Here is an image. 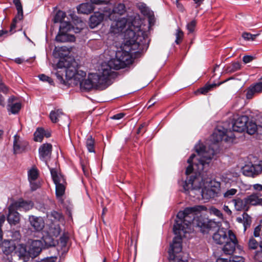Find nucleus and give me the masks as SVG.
<instances>
[{
  "instance_id": "1",
  "label": "nucleus",
  "mask_w": 262,
  "mask_h": 262,
  "mask_svg": "<svg viewBox=\"0 0 262 262\" xmlns=\"http://www.w3.org/2000/svg\"><path fill=\"white\" fill-rule=\"evenodd\" d=\"M196 154H192L187 160L189 164L186 169V174H190L193 170H195L194 175L189 177L183 185L185 191L190 190H200L202 198L208 200L217 196L221 187L219 182L204 177L203 171L206 166H208L211 159L216 154L213 147L210 146L207 150L203 144L199 143L195 146Z\"/></svg>"
},
{
  "instance_id": "2",
  "label": "nucleus",
  "mask_w": 262,
  "mask_h": 262,
  "mask_svg": "<svg viewBox=\"0 0 262 262\" xmlns=\"http://www.w3.org/2000/svg\"><path fill=\"white\" fill-rule=\"evenodd\" d=\"M103 12L110 20L114 21L110 28L111 33H123L124 40L132 45V48L134 50L148 47V34L141 29L142 20L139 15L136 14L119 19L126 12L125 6L121 3L116 4L112 10L107 7L103 8Z\"/></svg>"
},
{
  "instance_id": "3",
  "label": "nucleus",
  "mask_w": 262,
  "mask_h": 262,
  "mask_svg": "<svg viewBox=\"0 0 262 262\" xmlns=\"http://www.w3.org/2000/svg\"><path fill=\"white\" fill-rule=\"evenodd\" d=\"M125 41L126 49L127 51H121L116 53V57L111 59L108 62H102L98 67V71L104 75V76L107 79L108 82L111 84V80L116 76V72L113 70H119L123 69L130 64L133 62L132 54L134 53H140L146 50L147 48L141 49L140 48L137 49H133L132 48V45L127 43Z\"/></svg>"
},
{
  "instance_id": "4",
  "label": "nucleus",
  "mask_w": 262,
  "mask_h": 262,
  "mask_svg": "<svg viewBox=\"0 0 262 262\" xmlns=\"http://www.w3.org/2000/svg\"><path fill=\"white\" fill-rule=\"evenodd\" d=\"M78 83L80 84V89L85 91H89L93 88L102 90L111 85L104 75L98 71L97 73L90 74L86 79L83 80L82 78L80 81L76 80L75 82V84Z\"/></svg>"
},
{
  "instance_id": "5",
  "label": "nucleus",
  "mask_w": 262,
  "mask_h": 262,
  "mask_svg": "<svg viewBox=\"0 0 262 262\" xmlns=\"http://www.w3.org/2000/svg\"><path fill=\"white\" fill-rule=\"evenodd\" d=\"M57 67L59 68H64L67 79H73L74 82L76 80L80 81L86 75L85 72L78 70V64L73 58H70V60H60L57 63Z\"/></svg>"
},
{
  "instance_id": "6",
  "label": "nucleus",
  "mask_w": 262,
  "mask_h": 262,
  "mask_svg": "<svg viewBox=\"0 0 262 262\" xmlns=\"http://www.w3.org/2000/svg\"><path fill=\"white\" fill-rule=\"evenodd\" d=\"M181 226L179 223L173 225V231L176 235L173 238L172 244L170 245V249L169 251V258L171 260L170 262H173L174 260H179L181 259L179 258L180 256H175L174 253H179L182 250V238L185 236V234L188 232L184 227L181 229Z\"/></svg>"
},
{
  "instance_id": "7",
  "label": "nucleus",
  "mask_w": 262,
  "mask_h": 262,
  "mask_svg": "<svg viewBox=\"0 0 262 262\" xmlns=\"http://www.w3.org/2000/svg\"><path fill=\"white\" fill-rule=\"evenodd\" d=\"M235 140V136L231 130H228L222 126L219 125L214 130L211 137L213 143L224 140L228 143H232Z\"/></svg>"
},
{
  "instance_id": "8",
  "label": "nucleus",
  "mask_w": 262,
  "mask_h": 262,
  "mask_svg": "<svg viewBox=\"0 0 262 262\" xmlns=\"http://www.w3.org/2000/svg\"><path fill=\"white\" fill-rule=\"evenodd\" d=\"M51 174L53 180L56 185V196L61 203H63V195L65 193L66 180L61 174L58 173L54 168L50 169Z\"/></svg>"
},
{
  "instance_id": "9",
  "label": "nucleus",
  "mask_w": 262,
  "mask_h": 262,
  "mask_svg": "<svg viewBox=\"0 0 262 262\" xmlns=\"http://www.w3.org/2000/svg\"><path fill=\"white\" fill-rule=\"evenodd\" d=\"M249 120V117L246 115L235 116L232 122L233 131L239 133L244 132Z\"/></svg>"
},
{
  "instance_id": "10",
  "label": "nucleus",
  "mask_w": 262,
  "mask_h": 262,
  "mask_svg": "<svg viewBox=\"0 0 262 262\" xmlns=\"http://www.w3.org/2000/svg\"><path fill=\"white\" fill-rule=\"evenodd\" d=\"M230 233L229 239L224 243L225 245L222 248L223 253L226 255H232L234 253L235 247L238 244L235 235L233 232H230Z\"/></svg>"
},
{
  "instance_id": "11",
  "label": "nucleus",
  "mask_w": 262,
  "mask_h": 262,
  "mask_svg": "<svg viewBox=\"0 0 262 262\" xmlns=\"http://www.w3.org/2000/svg\"><path fill=\"white\" fill-rule=\"evenodd\" d=\"M39 171L35 166H33L28 170V178L32 191H35L39 187V183L37 181Z\"/></svg>"
},
{
  "instance_id": "12",
  "label": "nucleus",
  "mask_w": 262,
  "mask_h": 262,
  "mask_svg": "<svg viewBox=\"0 0 262 262\" xmlns=\"http://www.w3.org/2000/svg\"><path fill=\"white\" fill-rule=\"evenodd\" d=\"M230 232H232V231L227 230L223 228L219 229L212 236L214 242L217 244H224L229 239Z\"/></svg>"
},
{
  "instance_id": "13",
  "label": "nucleus",
  "mask_w": 262,
  "mask_h": 262,
  "mask_svg": "<svg viewBox=\"0 0 262 262\" xmlns=\"http://www.w3.org/2000/svg\"><path fill=\"white\" fill-rule=\"evenodd\" d=\"M50 118L53 123L59 121L62 122L63 120L65 124H67L68 126H69V118L66 114H63L60 110L52 111L50 114Z\"/></svg>"
},
{
  "instance_id": "14",
  "label": "nucleus",
  "mask_w": 262,
  "mask_h": 262,
  "mask_svg": "<svg viewBox=\"0 0 262 262\" xmlns=\"http://www.w3.org/2000/svg\"><path fill=\"white\" fill-rule=\"evenodd\" d=\"M43 247V244L42 241H32L29 249L30 256L32 258L37 257L41 252Z\"/></svg>"
},
{
  "instance_id": "15",
  "label": "nucleus",
  "mask_w": 262,
  "mask_h": 262,
  "mask_svg": "<svg viewBox=\"0 0 262 262\" xmlns=\"http://www.w3.org/2000/svg\"><path fill=\"white\" fill-rule=\"evenodd\" d=\"M7 221L11 226L16 225L19 223L20 214L17 210L11 205L8 207Z\"/></svg>"
},
{
  "instance_id": "16",
  "label": "nucleus",
  "mask_w": 262,
  "mask_h": 262,
  "mask_svg": "<svg viewBox=\"0 0 262 262\" xmlns=\"http://www.w3.org/2000/svg\"><path fill=\"white\" fill-rule=\"evenodd\" d=\"M29 222L31 227L35 231H40L45 226V222L42 217L30 215L29 217Z\"/></svg>"
},
{
  "instance_id": "17",
  "label": "nucleus",
  "mask_w": 262,
  "mask_h": 262,
  "mask_svg": "<svg viewBox=\"0 0 262 262\" xmlns=\"http://www.w3.org/2000/svg\"><path fill=\"white\" fill-rule=\"evenodd\" d=\"M28 142L21 139L17 135L14 136L13 150L14 154H19L25 150Z\"/></svg>"
},
{
  "instance_id": "18",
  "label": "nucleus",
  "mask_w": 262,
  "mask_h": 262,
  "mask_svg": "<svg viewBox=\"0 0 262 262\" xmlns=\"http://www.w3.org/2000/svg\"><path fill=\"white\" fill-rule=\"evenodd\" d=\"M52 146L51 144H42L39 148V158L42 161L46 162L50 159L52 152Z\"/></svg>"
},
{
  "instance_id": "19",
  "label": "nucleus",
  "mask_w": 262,
  "mask_h": 262,
  "mask_svg": "<svg viewBox=\"0 0 262 262\" xmlns=\"http://www.w3.org/2000/svg\"><path fill=\"white\" fill-rule=\"evenodd\" d=\"M206 207L202 205L195 206L191 207L186 208L183 212L188 220H192L191 222L194 221V214L196 212H200L202 210H205Z\"/></svg>"
},
{
  "instance_id": "20",
  "label": "nucleus",
  "mask_w": 262,
  "mask_h": 262,
  "mask_svg": "<svg viewBox=\"0 0 262 262\" xmlns=\"http://www.w3.org/2000/svg\"><path fill=\"white\" fill-rule=\"evenodd\" d=\"M247 200L246 197L244 199L236 198L233 199L232 202L233 203L234 208L236 210L247 211L250 208Z\"/></svg>"
},
{
  "instance_id": "21",
  "label": "nucleus",
  "mask_w": 262,
  "mask_h": 262,
  "mask_svg": "<svg viewBox=\"0 0 262 262\" xmlns=\"http://www.w3.org/2000/svg\"><path fill=\"white\" fill-rule=\"evenodd\" d=\"M177 217L179 219V220H176L174 225L177 223H179L181 225V229L184 227L188 231V232H189V230L190 229V226L192 220H188V219H187L183 211H179L177 214Z\"/></svg>"
},
{
  "instance_id": "22",
  "label": "nucleus",
  "mask_w": 262,
  "mask_h": 262,
  "mask_svg": "<svg viewBox=\"0 0 262 262\" xmlns=\"http://www.w3.org/2000/svg\"><path fill=\"white\" fill-rule=\"evenodd\" d=\"M246 198L249 207L262 205V193L260 192H253Z\"/></svg>"
},
{
  "instance_id": "23",
  "label": "nucleus",
  "mask_w": 262,
  "mask_h": 262,
  "mask_svg": "<svg viewBox=\"0 0 262 262\" xmlns=\"http://www.w3.org/2000/svg\"><path fill=\"white\" fill-rule=\"evenodd\" d=\"M103 11V10L102 11ZM105 13L104 12H96L90 18V26L91 28H94L99 25L104 19Z\"/></svg>"
},
{
  "instance_id": "24",
  "label": "nucleus",
  "mask_w": 262,
  "mask_h": 262,
  "mask_svg": "<svg viewBox=\"0 0 262 262\" xmlns=\"http://www.w3.org/2000/svg\"><path fill=\"white\" fill-rule=\"evenodd\" d=\"M16 210L27 211L31 209L33 206V203L31 201H26L23 200H19L11 204Z\"/></svg>"
},
{
  "instance_id": "25",
  "label": "nucleus",
  "mask_w": 262,
  "mask_h": 262,
  "mask_svg": "<svg viewBox=\"0 0 262 262\" xmlns=\"http://www.w3.org/2000/svg\"><path fill=\"white\" fill-rule=\"evenodd\" d=\"M262 92V82H257L251 85L247 90L246 97L248 99L252 98L253 96Z\"/></svg>"
},
{
  "instance_id": "26",
  "label": "nucleus",
  "mask_w": 262,
  "mask_h": 262,
  "mask_svg": "<svg viewBox=\"0 0 262 262\" xmlns=\"http://www.w3.org/2000/svg\"><path fill=\"white\" fill-rule=\"evenodd\" d=\"M79 13L88 14L92 13L95 9V6L90 2L82 3L77 7Z\"/></svg>"
},
{
  "instance_id": "27",
  "label": "nucleus",
  "mask_w": 262,
  "mask_h": 262,
  "mask_svg": "<svg viewBox=\"0 0 262 262\" xmlns=\"http://www.w3.org/2000/svg\"><path fill=\"white\" fill-rule=\"evenodd\" d=\"M260 127H261V124L260 125H257L255 122L253 121H248L246 129L247 130V133L249 135H253L256 132L258 134H260Z\"/></svg>"
},
{
  "instance_id": "28",
  "label": "nucleus",
  "mask_w": 262,
  "mask_h": 262,
  "mask_svg": "<svg viewBox=\"0 0 262 262\" xmlns=\"http://www.w3.org/2000/svg\"><path fill=\"white\" fill-rule=\"evenodd\" d=\"M198 226L201 228L203 233L206 232V230L210 229L215 225V223L211 220L206 219L202 222L199 220L197 224Z\"/></svg>"
},
{
  "instance_id": "29",
  "label": "nucleus",
  "mask_w": 262,
  "mask_h": 262,
  "mask_svg": "<svg viewBox=\"0 0 262 262\" xmlns=\"http://www.w3.org/2000/svg\"><path fill=\"white\" fill-rule=\"evenodd\" d=\"M228 80H226L223 82H220L219 83H213V84H206L203 87L201 88L200 89H198L196 92L195 93L197 94L198 93H200L201 94L205 95L208 92L211 91L213 88H216L219 85H220L222 83H224V82L227 81Z\"/></svg>"
},
{
  "instance_id": "30",
  "label": "nucleus",
  "mask_w": 262,
  "mask_h": 262,
  "mask_svg": "<svg viewBox=\"0 0 262 262\" xmlns=\"http://www.w3.org/2000/svg\"><path fill=\"white\" fill-rule=\"evenodd\" d=\"M260 171L257 165H246L243 168V173L247 176H253L256 174Z\"/></svg>"
},
{
  "instance_id": "31",
  "label": "nucleus",
  "mask_w": 262,
  "mask_h": 262,
  "mask_svg": "<svg viewBox=\"0 0 262 262\" xmlns=\"http://www.w3.org/2000/svg\"><path fill=\"white\" fill-rule=\"evenodd\" d=\"M59 55L60 56V59L61 60H70V58H72L71 57L69 56L71 50L70 49L65 46L61 47L59 48Z\"/></svg>"
},
{
  "instance_id": "32",
  "label": "nucleus",
  "mask_w": 262,
  "mask_h": 262,
  "mask_svg": "<svg viewBox=\"0 0 262 262\" xmlns=\"http://www.w3.org/2000/svg\"><path fill=\"white\" fill-rule=\"evenodd\" d=\"M139 8L141 13L143 15L146 16L149 18V23L151 24L153 19V12L145 4H141L139 6Z\"/></svg>"
},
{
  "instance_id": "33",
  "label": "nucleus",
  "mask_w": 262,
  "mask_h": 262,
  "mask_svg": "<svg viewBox=\"0 0 262 262\" xmlns=\"http://www.w3.org/2000/svg\"><path fill=\"white\" fill-rule=\"evenodd\" d=\"M74 38L72 35H69L67 33L61 32L59 31V33L56 36V40L57 42H64L71 41Z\"/></svg>"
},
{
  "instance_id": "34",
  "label": "nucleus",
  "mask_w": 262,
  "mask_h": 262,
  "mask_svg": "<svg viewBox=\"0 0 262 262\" xmlns=\"http://www.w3.org/2000/svg\"><path fill=\"white\" fill-rule=\"evenodd\" d=\"M94 143H95L94 139L92 138V137L91 136H89L87 138L86 142H85L86 147L89 152H95Z\"/></svg>"
},
{
  "instance_id": "35",
  "label": "nucleus",
  "mask_w": 262,
  "mask_h": 262,
  "mask_svg": "<svg viewBox=\"0 0 262 262\" xmlns=\"http://www.w3.org/2000/svg\"><path fill=\"white\" fill-rule=\"evenodd\" d=\"M45 130L42 128H38L34 134V140L41 142L44 137Z\"/></svg>"
},
{
  "instance_id": "36",
  "label": "nucleus",
  "mask_w": 262,
  "mask_h": 262,
  "mask_svg": "<svg viewBox=\"0 0 262 262\" xmlns=\"http://www.w3.org/2000/svg\"><path fill=\"white\" fill-rule=\"evenodd\" d=\"M50 217L54 222H61L63 220V217L62 214L56 211H52Z\"/></svg>"
},
{
  "instance_id": "37",
  "label": "nucleus",
  "mask_w": 262,
  "mask_h": 262,
  "mask_svg": "<svg viewBox=\"0 0 262 262\" xmlns=\"http://www.w3.org/2000/svg\"><path fill=\"white\" fill-rule=\"evenodd\" d=\"M237 189L235 188L227 189L223 193V197L226 199H231L237 192Z\"/></svg>"
},
{
  "instance_id": "38",
  "label": "nucleus",
  "mask_w": 262,
  "mask_h": 262,
  "mask_svg": "<svg viewBox=\"0 0 262 262\" xmlns=\"http://www.w3.org/2000/svg\"><path fill=\"white\" fill-rule=\"evenodd\" d=\"M8 106V111L10 112L12 114H15L17 113L20 110L21 104L20 103L16 102L11 104H9Z\"/></svg>"
},
{
  "instance_id": "39",
  "label": "nucleus",
  "mask_w": 262,
  "mask_h": 262,
  "mask_svg": "<svg viewBox=\"0 0 262 262\" xmlns=\"http://www.w3.org/2000/svg\"><path fill=\"white\" fill-rule=\"evenodd\" d=\"M72 29L71 25L69 22L63 21L60 23L59 31L61 32L67 33Z\"/></svg>"
},
{
  "instance_id": "40",
  "label": "nucleus",
  "mask_w": 262,
  "mask_h": 262,
  "mask_svg": "<svg viewBox=\"0 0 262 262\" xmlns=\"http://www.w3.org/2000/svg\"><path fill=\"white\" fill-rule=\"evenodd\" d=\"M66 16L65 12L61 10L58 11L54 17V23H62V20L64 19Z\"/></svg>"
},
{
  "instance_id": "41",
  "label": "nucleus",
  "mask_w": 262,
  "mask_h": 262,
  "mask_svg": "<svg viewBox=\"0 0 262 262\" xmlns=\"http://www.w3.org/2000/svg\"><path fill=\"white\" fill-rule=\"evenodd\" d=\"M251 217L246 213H243V225L244 230H246L248 227H249L251 224Z\"/></svg>"
},
{
  "instance_id": "42",
  "label": "nucleus",
  "mask_w": 262,
  "mask_h": 262,
  "mask_svg": "<svg viewBox=\"0 0 262 262\" xmlns=\"http://www.w3.org/2000/svg\"><path fill=\"white\" fill-rule=\"evenodd\" d=\"M241 69V64L238 62H234L229 66L227 68V71L229 72L233 73Z\"/></svg>"
},
{
  "instance_id": "43",
  "label": "nucleus",
  "mask_w": 262,
  "mask_h": 262,
  "mask_svg": "<svg viewBox=\"0 0 262 262\" xmlns=\"http://www.w3.org/2000/svg\"><path fill=\"white\" fill-rule=\"evenodd\" d=\"M196 25V21L195 20H192L187 24L186 28L189 34L193 33L194 32Z\"/></svg>"
},
{
  "instance_id": "44",
  "label": "nucleus",
  "mask_w": 262,
  "mask_h": 262,
  "mask_svg": "<svg viewBox=\"0 0 262 262\" xmlns=\"http://www.w3.org/2000/svg\"><path fill=\"white\" fill-rule=\"evenodd\" d=\"M175 35L176 37L175 42L177 44H179L183 38L184 33L180 28H178L176 30Z\"/></svg>"
},
{
  "instance_id": "45",
  "label": "nucleus",
  "mask_w": 262,
  "mask_h": 262,
  "mask_svg": "<svg viewBox=\"0 0 262 262\" xmlns=\"http://www.w3.org/2000/svg\"><path fill=\"white\" fill-rule=\"evenodd\" d=\"M210 212L211 214L216 216L219 219H223V214L222 212L218 209L214 207H212L210 208Z\"/></svg>"
},
{
  "instance_id": "46",
  "label": "nucleus",
  "mask_w": 262,
  "mask_h": 262,
  "mask_svg": "<svg viewBox=\"0 0 262 262\" xmlns=\"http://www.w3.org/2000/svg\"><path fill=\"white\" fill-rule=\"evenodd\" d=\"M259 245L258 242L253 237L249 239L248 246L249 249H255Z\"/></svg>"
},
{
  "instance_id": "47",
  "label": "nucleus",
  "mask_w": 262,
  "mask_h": 262,
  "mask_svg": "<svg viewBox=\"0 0 262 262\" xmlns=\"http://www.w3.org/2000/svg\"><path fill=\"white\" fill-rule=\"evenodd\" d=\"M256 36H257L256 35H253L251 33H247V32L243 33V35H242L243 37L245 39H246L247 40H253L255 38Z\"/></svg>"
},
{
  "instance_id": "48",
  "label": "nucleus",
  "mask_w": 262,
  "mask_h": 262,
  "mask_svg": "<svg viewBox=\"0 0 262 262\" xmlns=\"http://www.w3.org/2000/svg\"><path fill=\"white\" fill-rule=\"evenodd\" d=\"M39 79L42 81H47L49 83L52 84L53 83V80L45 74H41L38 76Z\"/></svg>"
},
{
  "instance_id": "49",
  "label": "nucleus",
  "mask_w": 262,
  "mask_h": 262,
  "mask_svg": "<svg viewBox=\"0 0 262 262\" xmlns=\"http://www.w3.org/2000/svg\"><path fill=\"white\" fill-rule=\"evenodd\" d=\"M229 262H244V258L240 256H233L230 258Z\"/></svg>"
},
{
  "instance_id": "50",
  "label": "nucleus",
  "mask_w": 262,
  "mask_h": 262,
  "mask_svg": "<svg viewBox=\"0 0 262 262\" xmlns=\"http://www.w3.org/2000/svg\"><path fill=\"white\" fill-rule=\"evenodd\" d=\"M254 258L256 262H262V249L255 252Z\"/></svg>"
},
{
  "instance_id": "51",
  "label": "nucleus",
  "mask_w": 262,
  "mask_h": 262,
  "mask_svg": "<svg viewBox=\"0 0 262 262\" xmlns=\"http://www.w3.org/2000/svg\"><path fill=\"white\" fill-rule=\"evenodd\" d=\"M17 10V14L16 16L13 18V19H15V20H20L23 18V10L22 9H18Z\"/></svg>"
},
{
  "instance_id": "52",
  "label": "nucleus",
  "mask_w": 262,
  "mask_h": 262,
  "mask_svg": "<svg viewBox=\"0 0 262 262\" xmlns=\"http://www.w3.org/2000/svg\"><path fill=\"white\" fill-rule=\"evenodd\" d=\"M90 3H92L93 5H102V4H106L107 1L105 0H91Z\"/></svg>"
},
{
  "instance_id": "53",
  "label": "nucleus",
  "mask_w": 262,
  "mask_h": 262,
  "mask_svg": "<svg viewBox=\"0 0 262 262\" xmlns=\"http://www.w3.org/2000/svg\"><path fill=\"white\" fill-rule=\"evenodd\" d=\"M253 59L254 58L252 56L245 55L243 58V61L245 63H248L252 61Z\"/></svg>"
},
{
  "instance_id": "54",
  "label": "nucleus",
  "mask_w": 262,
  "mask_h": 262,
  "mask_svg": "<svg viewBox=\"0 0 262 262\" xmlns=\"http://www.w3.org/2000/svg\"><path fill=\"white\" fill-rule=\"evenodd\" d=\"M125 116V114L123 113H118L112 116L111 118L114 120H119L122 119Z\"/></svg>"
},
{
  "instance_id": "55",
  "label": "nucleus",
  "mask_w": 262,
  "mask_h": 262,
  "mask_svg": "<svg viewBox=\"0 0 262 262\" xmlns=\"http://www.w3.org/2000/svg\"><path fill=\"white\" fill-rule=\"evenodd\" d=\"M17 23V20H15V19H13L12 23L10 26V32H11L12 33L15 32V28H16V25Z\"/></svg>"
},
{
  "instance_id": "56",
  "label": "nucleus",
  "mask_w": 262,
  "mask_h": 262,
  "mask_svg": "<svg viewBox=\"0 0 262 262\" xmlns=\"http://www.w3.org/2000/svg\"><path fill=\"white\" fill-rule=\"evenodd\" d=\"M261 228L262 224L260 225L259 226H258L255 228L254 231V235L255 237H258L259 236V231H260Z\"/></svg>"
},
{
  "instance_id": "57",
  "label": "nucleus",
  "mask_w": 262,
  "mask_h": 262,
  "mask_svg": "<svg viewBox=\"0 0 262 262\" xmlns=\"http://www.w3.org/2000/svg\"><path fill=\"white\" fill-rule=\"evenodd\" d=\"M13 3L16 6L17 10L23 9L20 0H13Z\"/></svg>"
},
{
  "instance_id": "58",
  "label": "nucleus",
  "mask_w": 262,
  "mask_h": 262,
  "mask_svg": "<svg viewBox=\"0 0 262 262\" xmlns=\"http://www.w3.org/2000/svg\"><path fill=\"white\" fill-rule=\"evenodd\" d=\"M223 209L228 215L231 216L232 215V211L229 209L228 206L224 205Z\"/></svg>"
},
{
  "instance_id": "59",
  "label": "nucleus",
  "mask_w": 262,
  "mask_h": 262,
  "mask_svg": "<svg viewBox=\"0 0 262 262\" xmlns=\"http://www.w3.org/2000/svg\"><path fill=\"white\" fill-rule=\"evenodd\" d=\"M253 188L254 190L258 191H262V185L259 184H255L253 185Z\"/></svg>"
},
{
  "instance_id": "60",
  "label": "nucleus",
  "mask_w": 262,
  "mask_h": 262,
  "mask_svg": "<svg viewBox=\"0 0 262 262\" xmlns=\"http://www.w3.org/2000/svg\"><path fill=\"white\" fill-rule=\"evenodd\" d=\"M56 259V257H47L45 259L42 260L41 262H55Z\"/></svg>"
},
{
  "instance_id": "61",
  "label": "nucleus",
  "mask_w": 262,
  "mask_h": 262,
  "mask_svg": "<svg viewBox=\"0 0 262 262\" xmlns=\"http://www.w3.org/2000/svg\"><path fill=\"white\" fill-rule=\"evenodd\" d=\"M0 90L3 93H6L8 92V88L3 84H0Z\"/></svg>"
},
{
  "instance_id": "62",
  "label": "nucleus",
  "mask_w": 262,
  "mask_h": 262,
  "mask_svg": "<svg viewBox=\"0 0 262 262\" xmlns=\"http://www.w3.org/2000/svg\"><path fill=\"white\" fill-rule=\"evenodd\" d=\"M176 5L177 8L181 11H183L184 10V7L182 4L180 3L178 0L176 1Z\"/></svg>"
},
{
  "instance_id": "63",
  "label": "nucleus",
  "mask_w": 262,
  "mask_h": 262,
  "mask_svg": "<svg viewBox=\"0 0 262 262\" xmlns=\"http://www.w3.org/2000/svg\"><path fill=\"white\" fill-rule=\"evenodd\" d=\"M6 220L5 216L3 214L0 216V228H1V227L3 226V224L4 223Z\"/></svg>"
},
{
  "instance_id": "64",
  "label": "nucleus",
  "mask_w": 262,
  "mask_h": 262,
  "mask_svg": "<svg viewBox=\"0 0 262 262\" xmlns=\"http://www.w3.org/2000/svg\"><path fill=\"white\" fill-rule=\"evenodd\" d=\"M216 262H229V260L227 258H219Z\"/></svg>"
}]
</instances>
